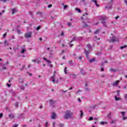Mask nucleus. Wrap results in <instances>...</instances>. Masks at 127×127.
<instances>
[{
  "label": "nucleus",
  "instance_id": "1",
  "mask_svg": "<svg viewBox=\"0 0 127 127\" xmlns=\"http://www.w3.org/2000/svg\"><path fill=\"white\" fill-rule=\"evenodd\" d=\"M56 73H57V71H54V75L52 76V77L51 78V80L52 82H53V83H56L57 84H58L59 82L58 79L55 80V74H56Z\"/></svg>",
  "mask_w": 127,
  "mask_h": 127
},
{
  "label": "nucleus",
  "instance_id": "2",
  "mask_svg": "<svg viewBox=\"0 0 127 127\" xmlns=\"http://www.w3.org/2000/svg\"><path fill=\"white\" fill-rule=\"evenodd\" d=\"M72 116V114L70 113H69V111H67L65 113L64 119L65 120H68Z\"/></svg>",
  "mask_w": 127,
  "mask_h": 127
},
{
  "label": "nucleus",
  "instance_id": "3",
  "mask_svg": "<svg viewBox=\"0 0 127 127\" xmlns=\"http://www.w3.org/2000/svg\"><path fill=\"white\" fill-rule=\"evenodd\" d=\"M31 35H32V32H28V33H25V37H26V38H29L31 37Z\"/></svg>",
  "mask_w": 127,
  "mask_h": 127
},
{
  "label": "nucleus",
  "instance_id": "4",
  "mask_svg": "<svg viewBox=\"0 0 127 127\" xmlns=\"http://www.w3.org/2000/svg\"><path fill=\"white\" fill-rule=\"evenodd\" d=\"M116 41H119V39H118L115 36L112 37L111 40H110V42H116Z\"/></svg>",
  "mask_w": 127,
  "mask_h": 127
},
{
  "label": "nucleus",
  "instance_id": "5",
  "mask_svg": "<svg viewBox=\"0 0 127 127\" xmlns=\"http://www.w3.org/2000/svg\"><path fill=\"white\" fill-rule=\"evenodd\" d=\"M108 19V17L106 16H102L101 17L100 20H102V21H105V20H107Z\"/></svg>",
  "mask_w": 127,
  "mask_h": 127
},
{
  "label": "nucleus",
  "instance_id": "6",
  "mask_svg": "<svg viewBox=\"0 0 127 127\" xmlns=\"http://www.w3.org/2000/svg\"><path fill=\"white\" fill-rule=\"evenodd\" d=\"M119 83H120V80H117L116 82H114L112 84V86H113L114 87H116V86H117V85H118Z\"/></svg>",
  "mask_w": 127,
  "mask_h": 127
},
{
  "label": "nucleus",
  "instance_id": "7",
  "mask_svg": "<svg viewBox=\"0 0 127 127\" xmlns=\"http://www.w3.org/2000/svg\"><path fill=\"white\" fill-rule=\"evenodd\" d=\"M107 118H108V120H112V112H110L107 115Z\"/></svg>",
  "mask_w": 127,
  "mask_h": 127
},
{
  "label": "nucleus",
  "instance_id": "8",
  "mask_svg": "<svg viewBox=\"0 0 127 127\" xmlns=\"http://www.w3.org/2000/svg\"><path fill=\"white\" fill-rule=\"evenodd\" d=\"M51 118L53 120H55V119H56V114L53 112Z\"/></svg>",
  "mask_w": 127,
  "mask_h": 127
},
{
  "label": "nucleus",
  "instance_id": "9",
  "mask_svg": "<svg viewBox=\"0 0 127 127\" xmlns=\"http://www.w3.org/2000/svg\"><path fill=\"white\" fill-rule=\"evenodd\" d=\"M100 125H101L102 126H105V125H108V122H101L99 123Z\"/></svg>",
  "mask_w": 127,
  "mask_h": 127
},
{
  "label": "nucleus",
  "instance_id": "10",
  "mask_svg": "<svg viewBox=\"0 0 127 127\" xmlns=\"http://www.w3.org/2000/svg\"><path fill=\"white\" fill-rule=\"evenodd\" d=\"M43 60H44V61H46L47 62V63L48 64H50V63H52V61H50L48 60H47V59L45 58H43Z\"/></svg>",
  "mask_w": 127,
  "mask_h": 127
},
{
  "label": "nucleus",
  "instance_id": "11",
  "mask_svg": "<svg viewBox=\"0 0 127 127\" xmlns=\"http://www.w3.org/2000/svg\"><path fill=\"white\" fill-rule=\"evenodd\" d=\"M50 105H51V106H54L55 103H54V101H53V100L51 99V100H50Z\"/></svg>",
  "mask_w": 127,
  "mask_h": 127
},
{
  "label": "nucleus",
  "instance_id": "12",
  "mask_svg": "<svg viewBox=\"0 0 127 127\" xmlns=\"http://www.w3.org/2000/svg\"><path fill=\"white\" fill-rule=\"evenodd\" d=\"M9 118L10 119H14V115L12 114V113H11L10 115H8Z\"/></svg>",
  "mask_w": 127,
  "mask_h": 127
},
{
  "label": "nucleus",
  "instance_id": "13",
  "mask_svg": "<svg viewBox=\"0 0 127 127\" xmlns=\"http://www.w3.org/2000/svg\"><path fill=\"white\" fill-rule=\"evenodd\" d=\"M24 114H19L18 118H19L20 119H23V118H24Z\"/></svg>",
  "mask_w": 127,
  "mask_h": 127
},
{
  "label": "nucleus",
  "instance_id": "14",
  "mask_svg": "<svg viewBox=\"0 0 127 127\" xmlns=\"http://www.w3.org/2000/svg\"><path fill=\"white\" fill-rule=\"evenodd\" d=\"M84 53L87 57V58H89V56H88V54H89V52L86 51V50L84 51Z\"/></svg>",
  "mask_w": 127,
  "mask_h": 127
},
{
  "label": "nucleus",
  "instance_id": "15",
  "mask_svg": "<svg viewBox=\"0 0 127 127\" xmlns=\"http://www.w3.org/2000/svg\"><path fill=\"white\" fill-rule=\"evenodd\" d=\"M93 2H94L95 4L96 5V6L97 7H99V4H98V3H97V0H93L92 1Z\"/></svg>",
  "mask_w": 127,
  "mask_h": 127
},
{
  "label": "nucleus",
  "instance_id": "16",
  "mask_svg": "<svg viewBox=\"0 0 127 127\" xmlns=\"http://www.w3.org/2000/svg\"><path fill=\"white\" fill-rule=\"evenodd\" d=\"M17 11V10H16V9H12V14H14V13H15V12H16Z\"/></svg>",
  "mask_w": 127,
  "mask_h": 127
},
{
  "label": "nucleus",
  "instance_id": "17",
  "mask_svg": "<svg viewBox=\"0 0 127 127\" xmlns=\"http://www.w3.org/2000/svg\"><path fill=\"white\" fill-rule=\"evenodd\" d=\"M87 48H88V50H91L92 49V47L90 45H87Z\"/></svg>",
  "mask_w": 127,
  "mask_h": 127
},
{
  "label": "nucleus",
  "instance_id": "18",
  "mask_svg": "<svg viewBox=\"0 0 127 127\" xmlns=\"http://www.w3.org/2000/svg\"><path fill=\"white\" fill-rule=\"evenodd\" d=\"M95 60H96L95 58L91 59V60H89V62L90 63L95 62Z\"/></svg>",
  "mask_w": 127,
  "mask_h": 127
},
{
  "label": "nucleus",
  "instance_id": "19",
  "mask_svg": "<svg viewBox=\"0 0 127 127\" xmlns=\"http://www.w3.org/2000/svg\"><path fill=\"white\" fill-rule=\"evenodd\" d=\"M80 118H82V117H83V115H84V113L82 110H80Z\"/></svg>",
  "mask_w": 127,
  "mask_h": 127
},
{
  "label": "nucleus",
  "instance_id": "20",
  "mask_svg": "<svg viewBox=\"0 0 127 127\" xmlns=\"http://www.w3.org/2000/svg\"><path fill=\"white\" fill-rule=\"evenodd\" d=\"M127 45H125L124 46H121L120 49H124V48H127Z\"/></svg>",
  "mask_w": 127,
  "mask_h": 127
},
{
  "label": "nucleus",
  "instance_id": "21",
  "mask_svg": "<svg viewBox=\"0 0 127 127\" xmlns=\"http://www.w3.org/2000/svg\"><path fill=\"white\" fill-rule=\"evenodd\" d=\"M58 126L60 127H64V124H63L59 123L58 124Z\"/></svg>",
  "mask_w": 127,
  "mask_h": 127
},
{
  "label": "nucleus",
  "instance_id": "22",
  "mask_svg": "<svg viewBox=\"0 0 127 127\" xmlns=\"http://www.w3.org/2000/svg\"><path fill=\"white\" fill-rule=\"evenodd\" d=\"M14 106H15L16 108H18V102H16L15 103Z\"/></svg>",
  "mask_w": 127,
  "mask_h": 127
},
{
  "label": "nucleus",
  "instance_id": "23",
  "mask_svg": "<svg viewBox=\"0 0 127 127\" xmlns=\"http://www.w3.org/2000/svg\"><path fill=\"white\" fill-rule=\"evenodd\" d=\"M120 99V98L119 97H117V96H115V101H119Z\"/></svg>",
  "mask_w": 127,
  "mask_h": 127
},
{
  "label": "nucleus",
  "instance_id": "24",
  "mask_svg": "<svg viewBox=\"0 0 127 127\" xmlns=\"http://www.w3.org/2000/svg\"><path fill=\"white\" fill-rule=\"evenodd\" d=\"M36 63L37 64H40V61H39L38 59H36Z\"/></svg>",
  "mask_w": 127,
  "mask_h": 127
},
{
  "label": "nucleus",
  "instance_id": "25",
  "mask_svg": "<svg viewBox=\"0 0 127 127\" xmlns=\"http://www.w3.org/2000/svg\"><path fill=\"white\" fill-rule=\"evenodd\" d=\"M93 120H94V118L92 117H90L89 118L88 121H93Z\"/></svg>",
  "mask_w": 127,
  "mask_h": 127
},
{
  "label": "nucleus",
  "instance_id": "26",
  "mask_svg": "<svg viewBox=\"0 0 127 127\" xmlns=\"http://www.w3.org/2000/svg\"><path fill=\"white\" fill-rule=\"evenodd\" d=\"M64 71L65 74H67V67H65Z\"/></svg>",
  "mask_w": 127,
  "mask_h": 127
},
{
  "label": "nucleus",
  "instance_id": "27",
  "mask_svg": "<svg viewBox=\"0 0 127 127\" xmlns=\"http://www.w3.org/2000/svg\"><path fill=\"white\" fill-rule=\"evenodd\" d=\"M75 40H76V37H74V38H73L72 40H71V41H70V43H72V42L73 41H75Z\"/></svg>",
  "mask_w": 127,
  "mask_h": 127
},
{
  "label": "nucleus",
  "instance_id": "28",
  "mask_svg": "<svg viewBox=\"0 0 127 127\" xmlns=\"http://www.w3.org/2000/svg\"><path fill=\"white\" fill-rule=\"evenodd\" d=\"M25 52V49H23L22 51H21V53L23 54Z\"/></svg>",
  "mask_w": 127,
  "mask_h": 127
},
{
  "label": "nucleus",
  "instance_id": "29",
  "mask_svg": "<svg viewBox=\"0 0 127 127\" xmlns=\"http://www.w3.org/2000/svg\"><path fill=\"white\" fill-rule=\"evenodd\" d=\"M80 72H81V73L82 74H83V75H84V74H85V72H84V70H83V69H81Z\"/></svg>",
  "mask_w": 127,
  "mask_h": 127
},
{
  "label": "nucleus",
  "instance_id": "30",
  "mask_svg": "<svg viewBox=\"0 0 127 127\" xmlns=\"http://www.w3.org/2000/svg\"><path fill=\"white\" fill-rule=\"evenodd\" d=\"M121 114H122L123 117H124L125 115L126 114V112H121Z\"/></svg>",
  "mask_w": 127,
  "mask_h": 127
},
{
  "label": "nucleus",
  "instance_id": "31",
  "mask_svg": "<svg viewBox=\"0 0 127 127\" xmlns=\"http://www.w3.org/2000/svg\"><path fill=\"white\" fill-rule=\"evenodd\" d=\"M72 25V23L70 22H67V26H71Z\"/></svg>",
  "mask_w": 127,
  "mask_h": 127
},
{
  "label": "nucleus",
  "instance_id": "32",
  "mask_svg": "<svg viewBox=\"0 0 127 127\" xmlns=\"http://www.w3.org/2000/svg\"><path fill=\"white\" fill-rule=\"evenodd\" d=\"M41 28L40 26H39L38 27L36 28L37 30H39Z\"/></svg>",
  "mask_w": 127,
  "mask_h": 127
},
{
  "label": "nucleus",
  "instance_id": "33",
  "mask_svg": "<svg viewBox=\"0 0 127 127\" xmlns=\"http://www.w3.org/2000/svg\"><path fill=\"white\" fill-rule=\"evenodd\" d=\"M100 31V30H97L95 32V34H97V33H99V32Z\"/></svg>",
  "mask_w": 127,
  "mask_h": 127
},
{
  "label": "nucleus",
  "instance_id": "34",
  "mask_svg": "<svg viewBox=\"0 0 127 127\" xmlns=\"http://www.w3.org/2000/svg\"><path fill=\"white\" fill-rule=\"evenodd\" d=\"M75 10H77L78 12H81V10L79 8H76Z\"/></svg>",
  "mask_w": 127,
  "mask_h": 127
},
{
  "label": "nucleus",
  "instance_id": "35",
  "mask_svg": "<svg viewBox=\"0 0 127 127\" xmlns=\"http://www.w3.org/2000/svg\"><path fill=\"white\" fill-rule=\"evenodd\" d=\"M2 116H3V114L0 113V119H1V118H2Z\"/></svg>",
  "mask_w": 127,
  "mask_h": 127
},
{
  "label": "nucleus",
  "instance_id": "36",
  "mask_svg": "<svg viewBox=\"0 0 127 127\" xmlns=\"http://www.w3.org/2000/svg\"><path fill=\"white\" fill-rule=\"evenodd\" d=\"M18 127V124H15L14 125V126H13V127Z\"/></svg>",
  "mask_w": 127,
  "mask_h": 127
},
{
  "label": "nucleus",
  "instance_id": "37",
  "mask_svg": "<svg viewBox=\"0 0 127 127\" xmlns=\"http://www.w3.org/2000/svg\"><path fill=\"white\" fill-rule=\"evenodd\" d=\"M45 127H48V122H47L46 123V124H45Z\"/></svg>",
  "mask_w": 127,
  "mask_h": 127
},
{
  "label": "nucleus",
  "instance_id": "38",
  "mask_svg": "<svg viewBox=\"0 0 127 127\" xmlns=\"http://www.w3.org/2000/svg\"><path fill=\"white\" fill-rule=\"evenodd\" d=\"M67 7H68V5H65L64 6V9H66V8H67Z\"/></svg>",
  "mask_w": 127,
  "mask_h": 127
},
{
  "label": "nucleus",
  "instance_id": "39",
  "mask_svg": "<svg viewBox=\"0 0 127 127\" xmlns=\"http://www.w3.org/2000/svg\"><path fill=\"white\" fill-rule=\"evenodd\" d=\"M4 12V10H2V12H0V15H2V13H3Z\"/></svg>",
  "mask_w": 127,
  "mask_h": 127
},
{
  "label": "nucleus",
  "instance_id": "40",
  "mask_svg": "<svg viewBox=\"0 0 127 127\" xmlns=\"http://www.w3.org/2000/svg\"><path fill=\"white\" fill-rule=\"evenodd\" d=\"M5 36H6V33H5L3 35V38H5Z\"/></svg>",
  "mask_w": 127,
  "mask_h": 127
},
{
  "label": "nucleus",
  "instance_id": "41",
  "mask_svg": "<svg viewBox=\"0 0 127 127\" xmlns=\"http://www.w3.org/2000/svg\"><path fill=\"white\" fill-rule=\"evenodd\" d=\"M6 69V67H2L1 70H5Z\"/></svg>",
  "mask_w": 127,
  "mask_h": 127
},
{
  "label": "nucleus",
  "instance_id": "42",
  "mask_svg": "<svg viewBox=\"0 0 127 127\" xmlns=\"http://www.w3.org/2000/svg\"><path fill=\"white\" fill-rule=\"evenodd\" d=\"M36 60H32V62H34V63H36Z\"/></svg>",
  "mask_w": 127,
  "mask_h": 127
},
{
  "label": "nucleus",
  "instance_id": "43",
  "mask_svg": "<svg viewBox=\"0 0 127 127\" xmlns=\"http://www.w3.org/2000/svg\"><path fill=\"white\" fill-rule=\"evenodd\" d=\"M61 35L62 36H64V32H62V33H61Z\"/></svg>",
  "mask_w": 127,
  "mask_h": 127
},
{
  "label": "nucleus",
  "instance_id": "44",
  "mask_svg": "<svg viewBox=\"0 0 127 127\" xmlns=\"http://www.w3.org/2000/svg\"><path fill=\"white\" fill-rule=\"evenodd\" d=\"M113 124H115V121L114 120H112V122H111V125H113Z\"/></svg>",
  "mask_w": 127,
  "mask_h": 127
},
{
  "label": "nucleus",
  "instance_id": "45",
  "mask_svg": "<svg viewBox=\"0 0 127 127\" xmlns=\"http://www.w3.org/2000/svg\"><path fill=\"white\" fill-rule=\"evenodd\" d=\"M111 71H112V72H115V70L114 69L111 68Z\"/></svg>",
  "mask_w": 127,
  "mask_h": 127
},
{
  "label": "nucleus",
  "instance_id": "46",
  "mask_svg": "<svg viewBox=\"0 0 127 127\" xmlns=\"http://www.w3.org/2000/svg\"><path fill=\"white\" fill-rule=\"evenodd\" d=\"M7 86L8 87V88H9V87H10V86H11V84H8V83H7Z\"/></svg>",
  "mask_w": 127,
  "mask_h": 127
},
{
  "label": "nucleus",
  "instance_id": "47",
  "mask_svg": "<svg viewBox=\"0 0 127 127\" xmlns=\"http://www.w3.org/2000/svg\"><path fill=\"white\" fill-rule=\"evenodd\" d=\"M1 1H3V2H6V0H0Z\"/></svg>",
  "mask_w": 127,
  "mask_h": 127
},
{
  "label": "nucleus",
  "instance_id": "48",
  "mask_svg": "<svg viewBox=\"0 0 127 127\" xmlns=\"http://www.w3.org/2000/svg\"><path fill=\"white\" fill-rule=\"evenodd\" d=\"M104 26H106V23L104 22H102Z\"/></svg>",
  "mask_w": 127,
  "mask_h": 127
},
{
  "label": "nucleus",
  "instance_id": "49",
  "mask_svg": "<svg viewBox=\"0 0 127 127\" xmlns=\"http://www.w3.org/2000/svg\"><path fill=\"white\" fill-rule=\"evenodd\" d=\"M52 7V4H49L48 5V7Z\"/></svg>",
  "mask_w": 127,
  "mask_h": 127
},
{
  "label": "nucleus",
  "instance_id": "50",
  "mask_svg": "<svg viewBox=\"0 0 127 127\" xmlns=\"http://www.w3.org/2000/svg\"><path fill=\"white\" fill-rule=\"evenodd\" d=\"M127 118L126 117H123V120H127Z\"/></svg>",
  "mask_w": 127,
  "mask_h": 127
},
{
  "label": "nucleus",
  "instance_id": "51",
  "mask_svg": "<svg viewBox=\"0 0 127 127\" xmlns=\"http://www.w3.org/2000/svg\"><path fill=\"white\" fill-rule=\"evenodd\" d=\"M78 101L79 102V103H81V99L80 98H78Z\"/></svg>",
  "mask_w": 127,
  "mask_h": 127
},
{
  "label": "nucleus",
  "instance_id": "52",
  "mask_svg": "<svg viewBox=\"0 0 127 127\" xmlns=\"http://www.w3.org/2000/svg\"><path fill=\"white\" fill-rule=\"evenodd\" d=\"M81 92H82V91H81V90H79L77 91V93H81Z\"/></svg>",
  "mask_w": 127,
  "mask_h": 127
},
{
  "label": "nucleus",
  "instance_id": "53",
  "mask_svg": "<svg viewBox=\"0 0 127 127\" xmlns=\"http://www.w3.org/2000/svg\"><path fill=\"white\" fill-rule=\"evenodd\" d=\"M17 32H18V33H20V30H17Z\"/></svg>",
  "mask_w": 127,
  "mask_h": 127
},
{
  "label": "nucleus",
  "instance_id": "54",
  "mask_svg": "<svg viewBox=\"0 0 127 127\" xmlns=\"http://www.w3.org/2000/svg\"><path fill=\"white\" fill-rule=\"evenodd\" d=\"M69 47H73V44H70Z\"/></svg>",
  "mask_w": 127,
  "mask_h": 127
},
{
  "label": "nucleus",
  "instance_id": "55",
  "mask_svg": "<svg viewBox=\"0 0 127 127\" xmlns=\"http://www.w3.org/2000/svg\"><path fill=\"white\" fill-rule=\"evenodd\" d=\"M120 17L119 16H117L115 17V19H118Z\"/></svg>",
  "mask_w": 127,
  "mask_h": 127
},
{
  "label": "nucleus",
  "instance_id": "56",
  "mask_svg": "<svg viewBox=\"0 0 127 127\" xmlns=\"http://www.w3.org/2000/svg\"><path fill=\"white\" fill-rule=\"evenodd\" d=\"M117 92H118V95H120V91L118 90Z\"/></svg>",
  "mask_w": 127,
  "mask_h": 127
},
{
  "label": "nucleus",
  "instance_id": "57",
  "mask_svg": "<svg viewBox=\"0 0 127 127\" xmlns=\"http://www.w3.org/2000/svg\"><path fill=\"white\" fill-rule=\"evenodd\" d=\"M50 55H52V54H53L52 51H51V52L50 53Z\"/></svg>",
  "mask_w": 127,
  "mask_h": 127
},
{
  "label": "nucleus",
  "instance_id": "58",
  "mask_svg": "<svg viewBox=\"0 0 127 127\" xmlns=\"http://www.w3.org/2000/svg\"><path fill=\"white\" fill-rule=\"evenodd\" d=\"M78 59H79V60L82 59V57H78Z\"/></svg>",
  "mask_w": 127,
  "mask_h": 127
},
{
  "label": "nucleus",
  "instance_id": "59",
  "mask_svg": "<svg viewBox=\"0 0 127 127\" xmlns=\"http://www.w3.org/2000/svg\"><path fill=\"white\" fill-rule=\"evenodd\" d=\"M94 120L95 121H97V120H98V119H97V118H94Z\"/></svg>",
  "mask_w": 127,
  "mask_h": 127
},
{
  "label": "nucleus",
  "instance_id": "60",
  "mask_svg": "<svg viewBox=\"0 0 127 127\" xmlns=\"http://www.w3.org/2000/svg\"><path fill=\"white\" fill-rule=\"evenodd\" d=\"M21 90H24V87H22V88H21Z\"/></svg>",
  "mask_w": 127,
  "mask_h": 127
},
{
  "label": "nucleus",
  "instance_id": "61",
  "mask_svg": "<svg viewBox=\"0 0 127 127\" xmlns=\"http://www.w3.org/2000/svg\"><path fill=\"white\" fill-rule=\"evenodd\" d=\"M125 100H127V96H125Z\"/></svg>",
  "mask_w": 127,
  "mask_h": 127
},
{
  "label": "nucleus",
  "instance_id": "62",
  "mask_svg": "<svg viewBox=\"0 0 127 127\" xmlns=\"http://www.w3.org/2000/svg\"><path fill=\"white\" fill-rule=\"evenodd\" d=\"M84 27H86V26H87V25L86 24H84Z\"/></svg>",
  "mask_w": 127,
  "mask_h": 127
},
{
  "label": "nucleus",
  "instance_id": "63",
  "mask_svg": "<svg viewBox=\"0 0 127 127\" xmlns=\"http://www.w3.org/2000/svg\"><path fill=\"white\" fill-rule=\"evenodd\" d=\"M40 109H42V108H43V106H40Z\"/></svg>",
  "mask_w": 127,
  "mask_h": 127
},
{
  "label": "nucleus",
  "instance_id": "64",
  "mask_svg": "<svg viewBox=\"0 0 127 127\" xmlns=\"http://www.w3.org/2000/svg\"><path fill=\"white\" fill-rule=\"evenodd\" d=\"M22 127H26V125H23Z\"/></svg>",
  "mask_w": 127,
  "mask_h": 127
}]
</instances>
